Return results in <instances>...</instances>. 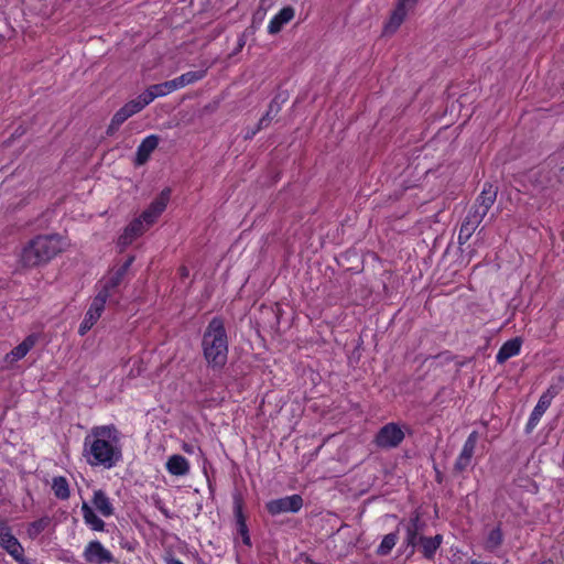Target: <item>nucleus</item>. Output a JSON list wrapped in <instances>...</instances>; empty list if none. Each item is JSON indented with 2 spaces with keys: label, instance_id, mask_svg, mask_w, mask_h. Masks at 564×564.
Returning a JSON list of instances; mask_svg holds the SVG:
<instances>
[{
  "label": "nucleus",
  "instance_id": "f257e3e1",
  "mask_svg": "<svg viewBox=\"0 0 564 564\" xmlns=\"http://www.w3.org/2000/svg\"><path fill=\"white\" fill-rule=\"evenodd\" d=\"M83 456L93 467H115L122 458L121 433L112 424L91 427L84 438Z\"/></svg>",
  "mask_w": 564,
  "mask_h": 564
},
{
  "label": "nucleus",
  "instance_id": "f03ea898",
  "mask_svg": "<svg viewBox=\"0 0 564 564\" xmlns=\"http://www.w3.org/2000/svg\"><path fill=\"white\" fill-rule=\"evenodd\" d=\"M67 240L57 235H39L28 242L20 254V262L25 268L46 264L67 248Z\"/></svg>",
  "mask_w": 564,
  "mask_h": 564
},
{
  "label": "nucleus",
  "instance_id": "7ed1b4c3",
  "mask_svg": "<svg viewBox=\"0 0 564 564\" xmlns=\"http://www.w3.org/2000/svg\"><path fill=\"white\" fill-rule=\"evenodd\" d=\"M203 350L206 360L215 367L223 366L227 360L228 343L224 323L213 318L203 337Z\"/></svg>",
  "mask_w": 564,
  "mask_h": 564
},
{
  "label": "nucleus",
  "instance_id": "20e7f679",
  "mask_svg": "<svg viewBox=\"0 0 564 564\" xmlns=\"http://www.w3.org/2000/svg\"><path fill=\"white\" fill-rule=\"evenodd\" d=\"M0 546L11 555L17 563H21L24 556V549L19 540L12 534L7 521L0 519Z\"/></svg>",
  "mask_w": 564,
  "mask_h": 564
},
{
  "label": "nucleus",
  "instance_id": "39448f33",
  "mask_svg": "<svg viewBox=\"0 0 564 564\" xmlns=\"http://www.w3.org/2000/svg\"><path fill=\"white\" fill-rule=\"evenodd\" d=\"M303 507V499L300 495L286 496L267 502L265 508L271 516H279L286 512H297Z\"/></svg>",
  "mask_w": 564,
  "mask_h": 564
},
{
  "label": "nucleus",
  "instance_id": "423d86ee",
  "mask_svg": "<svg viewBox=\"0 0 564 564\" xmlns=\"http://www.w3.org/2000/svg\"><path fill=\"white\" fill-rule=\"evenodd\" d=\"M404 438V432L395 423H388L380 429L376 436V443L379 447H397Z\"/></svg>",
  "mask_w": 564,
  "mask_h": 564
},
{
  "label": "nucleus",
  "instance_id": "0eeeda50",
  "mask_svg": "<svg viewBox=\"0 0 564 564\" xmlns=\"http://www.w3.org/2000/svg\"><path fill=\"white\" fill-rule=\"evenodd\" d=\"M85 561L89 564H111L115 563L112 553L107 550L99 541H90L83 553Z\"/></svg>",
  "mask_w": 564,
  "mask_h": 564
},
{
  "label": "nucleus",
  "instance_id": "6e6552de",
  "mask_svg": "<svg viewBox=\"0 0 564 564\" xmlns=\"http://www.w3.org/2000/svg\"><path fill=\"white\" fill-rule=\"evenodd\" d=\"M107 302L106 293H98L90 304L84 321L79 325V334L85 335L99 319Z\"/></svg>",
  "mask_w": 564,
  "mask_h": 564
},
{
  "label": "nucleus",
  "instance_id": "1a4fd4ad",
  "mask_svg": "<svg viewBox=\"0 0 564 564\" xmlns=\"http://www.w3.org/2000/svg\"><path fill=\"white\" fill-rule=\"evenodd\" d=\"M171 189H163L150 206L140 215L148 226H152L160 215L165 210L170 200Z\"/></svg>",
  "mask_w": 564,
  "mask_h": 564
},
{
  "label": "nucleus",
  "instance_id": "9d476101",
  "mask_svg": "<svg viewBox=\"0 0 564 564\" xmlns=\"http://www.w3.org/2000/svg\"><path fill=\"white\" fill-rule=\"evenodd\" d=\"M556 394L557 390L554 387H551L540 397L527 423L528 431H532L538 425L542 415L549 409Z\"/></svg>",
  "mask_w": 564,
  "mask_h": 564
},
{
  "label": "nucleus",
  "instance_id": "9b49d317",
  "mask_svg": "<svg viewBox=\"0 0 564 564\" xmlns=\"http://www.w3.org/2000/svg\"><path fill=\"white\" fill-rule=\"evenodd\" d=\"M498 189L495 185L486 183L475 205L470 208L476 214L485 217L497 198Z\"/></svg>",
  "mask_w": 564,
  "mask_h": 564
},
{
  "label": "nucleus",
  "instance_id": "f8f14e48",
  "mask_svg": "<svg viewBox=\"0 0 564 564\" xmlns=\"http://www.w3.org/2000/svg\"><path fill=\"white\" fill-rule=\"evenodd\" d=\"M150 226L141 217L133 219L118 238V245L122 248L131 245L138 237L143 235Z\"/></svg>",
  "mask_w": 564,
  "mask_h": 564
},
{
  "label": "nucleus",
  "instance_id": "ddd939ff",
  "mask_svg": "<svg viewBox=\"0 0 564 564\" xmlns=\"http://www.w3.org/2000/svg\"><path fill=\"white\" fill-rule=\"evenodd\" d=\"M478 442V433L471 432L465 441L460 454L455 462V469L458 471L465 470L471 463L475 448Z\"/></svg>",
  "mask_w": 564,
  "mask_h": 564
},
{
  "label": "nucleus",
  "instance_id": "4468645a",
  "mask_svg": "<svg viewBox=\"0 0 564 564\" xmlns=\"http://www.w3.org/2000/svg\"><path fill=\"white\" fill-rule=\"evenodd\" d=\"M484 217H481L479 214H476L471 209L468 212L467 216L465 217L460 229L458 234V243L464 245L466 243L475 230L478 228L480 223L482 221Z\"/></svg>",
  "mask_w": 564,
  "mask_h": 564
},
{
  "label": "nucleus",
  "instance_id": "2eb2a0df",
  "mask_svg": "<svg viewBox=\"0 0 564 564\" xmlns=\"http://www.w3.org/2000/svg\"><path fill=\"white\" fill-rule=\"evenodd\" d=\"M141 109L134 100L128 101L112 117L108 132L117 130L127 119L140 112Z\"/></svg>",
  "mask_w": 564,
  "mask_h": 564
},
{
  "label": "nucleus",
  "instance_id": "dca6fc26",
  "mask_svg": "<svg viewBox=\"0 0 564 564\" xmlns=\"http://www.w3.org/2000/svg\"><path fill=\"white\" fill-rule=\"evenodd\" d=\"M37 336L34 334L29 335L21 344L8 352L4 357V361L14 364L20 359L24 358L26 354L35 346Z\"/></svg>",
  "mask_w": 564,
  "mask_h": 564
},
{
  "label": "nucleus",
  "instance_id": "f3484780",
  "mask_svg": "<svg viewBox=\"0 0 564 564\" xmlns=\"http://www.w3.org/2000/svg\"><path fill=\"white\" fill-rule=\"evenodd\" d=\"M159 137L155 134L148 135L138 147L135 155V164L143 165L151 156L152 152L159 145Z\"/></svg>",
  "mask_w": 564,
  "mask_h": 564
},
{
  "label": "nucleus",
  "instance_id": "a211bd4d",
  "mask_svg": "<svg viewBox=\"0 0 564 564\" xmlns=\"http://www.w3.org/2000/svg\"><path fill=\"white\" fill-rule=\"evenodd\" d=\"M91 503L95 509L105 518H109L113 514L115 508L107 494L101 490H95L91 499Z\"/></svg>",
  "mask_w": 564,
  "mask_h": 564
},
{
  "label": "nucleus",
  "instance_id": "6ab92c4d",
  "mask_svg": "<svg viewBox=\"0 0 564 564\" xmlns=\"http://www.w3.org/2000/svg\"><path fill=\"white\" fill-rule=\"evenodd\" d=\"M294 18V9L292 7H285L278 14H275L268 25V32L270 34H276L281 31L284 24L289 23Z\"/></svg>",
  "mask_w": 564,
  "mask_h": 564
},
{
  "label": "nucleus",
  "instance_id": "aec40b11",
  "mask_svg": "<svg viewBox=\"0 0 564 564\" xmlns=\"http://www.w3.org/2000/svg\"><path fill=\"white\" fill-rule=\"evenodd\" d=\"M165 467L166 470L173 476H185L189 473L188 460L178 454L170 456Z\"/></svg>",
  "mask_w": 564,
  "mask_h": 564
},
{
  "label": "nucleus",
  "instance_id": "412c9836",
  "mask_svg": "<svg viewBox=\"0 0 564 564\" xmlns=\"http://www.w3.org/2000/svg\"><path fill=\"white\" fill-rule=\"evenodd\" d=\"M521 339L520 338H512L510 340H507L499 349L496 359L498 364H503L511 357H514L519 355L521 349Z\"/></svg>",
  "mask_w": 564,
  "mask_h": 564
},
{
  "label": "nucleus",
  "instance_id": "4be33fe9",
  "mask_svg": "<svg viewBox=\"0 0 564 564\" xmlns=\"http://www.w3.org/2000/svg\"><path fill=\"white\" fill-rule=\"evenodd\" d=\"M84 521L94 531H104L105 522L95 513L93 508L87 503L83 502L80 508Z\"/></svg>",
  "mask_w": 564,
  "mask_h": 564
},
{
  "label": "nucleus",
  "instance_id": "5701e85b",
  "mask_svg": "<svg viewBox=\"0 0 564 564\" xmlns=\"http://www.w3.org/2000/svg\"><path fill=\"white\" fill-rule=\"evenodd\" d=\"M124 278L122 271L118 269L111 271L109 275L104 281L102 290L99 293H106L107 300L110 299L116 291V289L120 285Z\"/></svg>",
  "mask_w": 564,
  "mask_h": 564
},
{
  "label": "nucleus",
  "instance_id": "b1692460",
  "mask_svg": "<svg viewBox=\"0 0 564 564\" xmlns=\"http://www.w3.org/2000/svg\"><path fill=\"white\" fill-rule=\"evenodd\" d=\"M503 542V534L500 527L490 529L485 538L484 547L489 552H495Z\"/></svg>",
  "mask_w": 564,
  "mask_h": 564
},
{
  "label": "nucleus",
  "instance_id": "393cba45",
  "mask_svg": "<svg viewBox=\"0 0 564 564\" xmlns=\"http://www.w3.org/2000/svg\"><path fill=\"white\" fill-rule=\"evenodd\" d=\"M409 8L403 4L398 3L395 10L392 12V15L388 23L386 24V32L393 33L401 25L404 18L406 17Z\"/></svg>",
  "mask_w": 564,
  "mask_h": 564
},
{
  "label": "nucleus",
  "instance_id": "a878e982",
  "mask_svg": "<svg viewBox=\"0 0 564 564\" xmlns=\"http://www.w3.org/2000/svg\"><path fill=\"white\" fill-rule=\"evenodd\" d=\"M443 536L437 534L434 538H420L422 544V552L426 558H432L440 547Z\"/></svg>",
  "mask_w": 564,
  "mask_h": 564
},
{
  "label": "nucleus",
  "instance_id": "bb28decb",
  "mask_svg": "<svg viewBox=\"0 0 564 564\" xmlns=\"http://www.w3.org/2000/svg\"><path fill=\"white\" fill-rule=\"evenodd\" d=\"M420 530V517L419 514L411 518L406 527L405 542L409 546L414 547L417 544V534Z\"/></svg>",
  "mask_w": 564,
  "mask_h": 564
},
{
  "label": "nucleus",
  "instance_id": "cd10ccee",
  "mask_svg": "<svg viewBox=\"0 0 564 564\" xmlns=\"http://www.w3.org/2000/svg\"><path fill=\"white\" fill-rule=\"evenodd\" d=\"M52 490L59 499H67L69 497L68 481L64 477L53 478Z\"/></svg>",
  "mask_w": 564,
  "mask_h": 564
},
{
  "label": "nucleus",
  "instance_id": "c85d7f7f",
  "mask_svg": "<svg viewBox=\"0 0 564 564\" xmlns=\"http://www.w3.org/2000/svg\"><path fill=\"white\" fill-rule=\"evenodd\" d=\"M205 76V70H191L176 77L180 88L196 83Z\"/></svg>",
  "mask_w": 564,
  "mask_h": 564
},
{
  "label": "nucleus",
  "instance_id": "c756f323",
  "mask_svg": "<svg viewBox=\"0 0 564 564\" xmlns=\"http://www.w3.org/2000/svg\"><path fill=\"white\" fill-rule=\"evenodd\" d=\"M398 541L397 533H389L383 536L380 545L378 546L377 553L379 555H388L390 551L394 547Z\"/></svg>",
  "mask_w": 564,
  "mask_h": 564
},
{
  "label": "nucleus",
  "instance_id": "7c9ffc66",
  "mask_svg": "<svg viewBox=\"0 0 564 564\" xmlns=\"http://www.w3.org/2000/svg\"><path fill=\"white\" fill-rule=\"evenodd\" d=\"M236 519H237V524H238V531L242 538L243 543L246 545H250V536L248 534L247 524H246L240 506L236 507Z\"/></svg>",
  "mask_w": 564,
  "mask_h": 564
},
{
  "label": "nucleus",
  "instance_id": "2f4dec72",
  "mask_svg": "<svg viewBox=\"0 0 564 564\" xmlns=\"http://www.w3.org/2000/svg\"><path fill=\"white\" fill-rule=\"evenodd\" d=\"M47 525H48L47 518H42L40 520H36L29 524L28 530H26L28 535L31 539H35L40 533H42L46 529Z\"/></svg>",
  "mask_w": 564,
  "mask_h": 564
},
{
  "label": "nucleus",
  "instance_id": "473e14b6",
  "mask_svg": "<svg viewBox=\"0 0 564 564\" xmlns=\"http://www.w3.org/2000/svg\"><path fill=\"white\" fill-rule=\"evenodd\" d=\"M155 99L153 91L150 87H148L141 95L138 96V98L133 99L135 104L140 107L142 110L145 106L151 104Z\"/></svg>",
  "mask_w": 564,
  "mask_h": 564
},
{
  "label": "nucleus",
  "instance_id": "72a5a7b5",
  "mask_svg": "<svg viewBox=\"0 0 564 564\" xmlns=\"http://www.w3.org/2000/svg\"><path fill=\"white\" fill-rule=\"evenodd\" d=\"M279 111V106L276 105L275 100H273L271 104H270V108H269V111L267 112L265 116H263L260 120H259V123H258V128L257 130H261L263 129L264 127H267L271 120L270 118V115L271 112H278Z\"/></svg>",
  "mask_w": 564,
  "mask_h": 564
},
{
  "label": "nucleus",
  "instance_id": "f704fd0d",
  "mask_svg": "<svg viewBox=\"0 0 564 564\" xmlns=\"http://www.w3.org/2000/svg\"><path fill=\"white\" fill-rule=\"evenodd\" d=\"M162 84H163L164 89H165L167 95L173 93V91H175V90H177V89H180V86L177 84L176 78H174L172 80L164 82Z\"/></svg>",
  "mask_w": 564,
  "mask_h": 564
},
{
  "label": "nucleus",
  "instance_id": "c9c22d12",
  "mask_svg": "<svg viewBox=\"0 0 564 564\" xmlns=\"http://www.w3.org/2000/svg\"><path fill=\"white\" fill-rule=\"evenodd\" d=\"M150 88L152 89L153 95H154L155 98L163 97V96L167 95L162 83L161 84L151 85Z\"/></svg>",
  "mask_w": 564,
  "mask_h": 564
},
{
  "label": "nucleus",
  "instance_id": "e433bc0d",
  "mask_svg": "<svg viewBox=\"0 0 564 564\" xmlns=\"http://www.w3.org/2000/svg\"><path fill=\"white\" fill-rule=\"evenodd\" d=\"M133 262V257H130L120 268H118L119 271H122V273L126 275L128 269Z\"/></svg>",
  "mask_w": 564,
  "mask_h": 564
},
{
  "label": "nucleus",
  "instance_id": "4c0bfd02",
  "mask_svg": "<svg viewBox=\"0 0 564 564\" xmlns=\"http://www.w3.org/2000/svg\"><path fill=\"white\" fill-rule=\"evenodd\" d=\"M133 262V257H130L120 268H118L119 271H122V273L126 275L128 269Z\"/></svg>",
  "mask_w": 564,
  "mask_h": 564
},
{
  "label": "nucleus",
  "instance_id": "58836bf2",
  "mask_svg": "<svg viewBox=\"0 0 564 564\" xmlns=\"http://www.w3.org/2000/svg\"><path fill=\"white\" fill-rule=\"evenodd\" d=\"M416 0H400L399 3L411 9L415 4Z\"/></svg>",
  "mask_w": 564,
  "mask_h": 564
},
{
  "label": "nucleus",
  "instance_id": "ea45409f",
  "mask_svg": "<svg viewBox=\"0 0 564 564\" xmlns=\"http://www.w3.org/2000/svg\"><path fill=\"white\" fill-rule=\"evenodd\" d=\"M20 564H44L35 558H24Z\"/></svg>",
  "mask_w": 564,
  "mask_h": 564
},
{
  "label": "nucleus",
  "instance_id": "a19ab883",
  "mask_svg": "<svg viewBox=\"0 0 564 564\" xmlns=\"http://www.w3.org/2000/svg\"><path fill=\"white\" fill-rule=\"evenodd\" d=\"M183 451L188 453V454H193L194 453V446L193 445H189V444H183Z\"/></svg>",
  "mask_w": 564,
  "mask_h": 564
},
{
  "label": "nucleus",
  "instance_id": "79ce46f5",
  "mask_svg": "<svg viewBox=\"0 0 564 564\" xmlns=\"http://www.w3.org/2000/svg\"><path fill=\"white\" fill-rule=\"evenodd\" d=\"M155 506L165 514V516H169L167 514V510L165 508H163V506H161V501L160 500H156L155 501Z\"/></svg>",
  "mask_w": 564,
  "mask_h": 564
},
{
  "label": "nucleus",
  "instance_id": "37998d69",
  "mask_svg": "<svg viewBox=\"0 0 564 564\" xmlns=\"http://www.w3.org/2000/svg\"><path fill=\"white\" fill-rule=\"evenodd\" d=\"M257 131H258L257 129H254V130H252V131H249V132L247 133V138H251V137H253V135L257 133Z\"/></svg>",
  "mask_w": 564,
  "mask_h": 564
},
{
  "label": "nucleus",
  "instance_id": "c03bdc74",
  "mask_svg": "<svg viewBox=\"0 0 564 564\" xmlns=\"http://www.w3.org/2000/svg\"><path fill=\"white\" fill-rule=\"evenodd\" d=\"M169 564H184V563L180 560H172L169 562Z\"/></svg>",
  "mask_w": 564,
  "mask_h": 564
},
{
  "label": "nucleus",
  "instance_id": "a18cd8bd",
  "mask_svg": "<svg viewBox=\"0 0 564 564\" xmlns=\"http://www.w3.org/2000/svg\"><path fill=\"white\" fill-rule=\"evenodd\" d=\"M562 174L564 175V167L561 170Z\"/></svg>",
  "mask_w": 564,
  "mask_h": 564
}]
</instances>
